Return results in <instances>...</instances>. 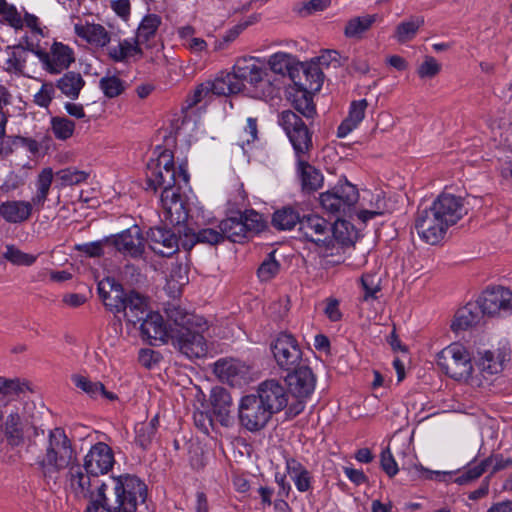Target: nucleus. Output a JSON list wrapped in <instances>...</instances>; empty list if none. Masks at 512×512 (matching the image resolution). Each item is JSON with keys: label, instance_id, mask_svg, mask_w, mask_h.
I'll list each match as a JSON object with an SVG mask.
<instances>
[{"label": "nucleus", "instance_id": "f257e3e1", "mask_svg": "<svg viewBox=\"0 0 512 512\" xmlns=\"http://www.w3.org/2000/svg\"><path fill=\"white\" fill-rule=\"evenodd\" d=\"M147 182L154 190L162 188L160 203L164 221L181 228L191 211L189 197L186 195V190L190 191L186 165L176 167L173 153L169 149L157 147L147 164Z\"/></svg>", "mask_w": 512, "mask_h": 512}, {"label": "nucleus", "instance_id": "f03ea898", "mask_svg": "<svg viewBox=\"0 0 512 512\" xmlns=\"http://www.w3.org/2000/svg\"><path fill=\"white\" fill-rule=\"evenodd\" d=\"M35 464L45 478L56 480L68 469V487L77 497H86L91 486L90 477L82 472L73 444L62 428L49 430L42 451Z\"/></svg>", "mask_w": 512, "mask_h": 512}, {"label": "nucleus", "instance_id": "7ed1b4c3", "mask_svg": "<svg viewBox=\"0 0 512 512\" xmlns=\"http://www.w3.org/2000/svg\"><path fill=\"white\" fill-rule=\"evenodd\" d=\"M465 214L466 209L460 197L442 193L430 207L418 211L415 229L423 242L437 245L444 239L448 229Z\"/></svg>", "mask_w": 512, "mask_h": 512}, {"label": "nucleus", "instance_id": "20e7f679", "mask_svg": "<svg viewBox=\"0 0 512 512\" xmlns=\"http://www.w3.org/2000/svg\"><path fill=\"white\" fill-rule=\"evenodd\" d=\"M278 124L287 135L298 159V173L303 190L316 191L323 186L324 177L320 170L302 160L312 147L311 134L302 119L290 110L282 111Z\"/></svg>", "mask_w": 512, "mask_h": 512}, {"label": "nucleus", "instance_id": "39448f33", "mask_svg": "<svg viewBox=\"0 0 512 512\" xmlns=\"http://www.w3.org/2000/svg\"><path fill=\"white\" fill-rule=\"evenodd\" d=\"M207 329L206 321L196 315L185 314L175 319L171 342L188 359L207 356L209 346L203 333Z\"/></svg>", "mask_w": 512, "mask_h": 512}, {"label": "nucleus", "instance_id": "423d86ee", "mask_svg": "<svg viewBox=\"0 0 512 512\" xmlns=\"http://www.w3.org/2000/svg\"><path fill=\"white\" fill-rule=\"evenodd\" d=\"M437 366L451 379L472 387L474 363L469 349L453 342L436 354Z\"/></svg>", "mask_w": 512, "mask_h": 512}, {"label": "nucleus", "instance_id": "0eeeda50", "mask_svg": "<svg viewBox=\"0 0 512 512\" xmlns=\"http://www.w3.org/2000/svg\"><path fill=\"white\" fill-rule=\"evenodd\" d=\"M359 198L357 188L348 181L338 182L319 196L323 210L337 218L336 223L345 222L343 218H353L355 205Z\"/></svg>", "mask_w": 512, "mask_h": 512}, {"label": "nucleus", "instance_id": "6e6552de", "mask_svg": "<svg viewBox=\"0 0 512 512\" xmlns=\"http://www.w3.org/2000/svg\"><path fill=\"white\" fill-rule=\"evenodd\" d=\"M340 228H347L346 222L335 223L333 228L330 222L322 216L309 214L301 219L299 231L306 240L329 249L334 248L335 242L346 244L351 241L349 237L339 235Z\"/></svg>", "mask_w": 512, "mask_h": 512}, {"label": "nucleus", "instance_id": "1a4fd4ad", "mask_svg": "<svg viewBox=\"0 0 512 512\" xmlns=\"http://www.w3.org/2000/svg\"><path fill=\"white\" fill-rule=\"evenodd\" d=\"M111 484L115 495L114 512H137L138 505L145 502L147 487L137 476H112Z\"/></svg>", "mask_w": 512, "mask_h": 512}, {"label": "nucleus", "instance_id": "9d476101", "mask_svg": "<svg viewBox=\"0 0 512 512\" xmlns=\"http://www.w3.org/2000/svg\"><path fill=\"white\" fill-rule=\"evenodd\" d=\"M506 361L507 355L501 349H484L477 351L474 357L472 388L490 386L494 377L503 371Z\"/></svg>", "mask_w": 512, "mask_h": 512}, {"label": "nucleus", "instance_id": "9b49d317", "mask_svg": "<svg viewBox=\"0 0 512 512\" xmlns=\"http://www.w3.org/2000/svg\"><path fill=\"white\" fill-rule=\"evenodd\" d=\"M273 416L253 393L243 396L238 404L240 424L248 431L255 432L263 429Z\"/></svg>", "mask_w": 512, "mask_h": 512}, {"label": "nucleus", "instance_id": "f8f14e48", "mask_svg": "<svg viewBox=\"0 0 512 512\" xmlns=\"http://www.w3.org/2000/svg\"><path fill=\"white\" fill-rule=\"evenodd\" d=\"M286 382L291 394L297 398V402L289 407V412L298 415L305 407V400L314 392V374L309 367L299 366L287 375Z\"/></svg>", "mask_w": 512, "mask_h": 512}, {"label": "nucleus", "instance_id": "ddd939ff", "mask_svg": "<svg viewBox=\"0 0 512 512\" xmlns=\"http://www.w3.org/2000/svg\"><path fill=\"white\" fill-rule=\"evenodd\" d=\"M145 238L138 225L131 227L117 233L105 237V241L110 243L117 252L124 257L133 259L141 258L145 251Z\"/></svg>", "mask_w": 512, "mask_h": 512}, {"label": "nucleus", "instance_id": "4468645a", "mask_svg": "<svg viewBox=\"0 0 512 512\" xmlns=\"http://www.w3.org/2000/svg\"><path fill=\"white\" fill-rule=\"evenodd\" d=\"M40 63L45 71L50 74H59L68 69L75 61L73 49L58 41H54L48 51H38Z\"/></svg>", "mask_w": 512, "mask_h": 512}, {"label": "nucleus", "instance_id": "2eb2a0df", "mask_svg": "<svg viewBox=\"0 0 512 512\" xmlns=\"http://www.w3.org/2000/svg\"><path fill=\"white\" fill-rule=\"evenodd\" d=\"M483 314L506 316L512 313V292L502 286L483 292L478 300Z\"/></svg>", "mask_w": 512, "mask_h": 512}, {"label": "nucleus", "instance_id": "dca6fc26", "mask_svg": "<svg viewBox=\"0 0 512 512\" xmlns=\"http://www.w3.org/2000/svg\"><path fill=\"white\" fill-rule=\"evenodd\" d=\"M273 356L284 370L298 368L302 359V352L295 338L289 334H280L272 344Z\"/></svg>", "mask_w": 512, "mask_h": 512}, {"label": "nucleus", "instance_id": "f3484780", "mask_svg": "<svg viewBox=\"0 0 512 512\" xmlns=\"http://www.w3.org/2000/svg\"><path fill=\"white\" fill-rule=\"evenodd\" d=\"M115 462L114 453L109 445L97 442L92 445L83 458L86 475L99 476L110 471Z\"/></svg>", "mask_w": 512, "mask_h": 512}, {"label": "nucleus", "instance_id": "a211bd4d", "mask_svg": "<svg viewBox=\"0 0 512 512\" xmlns=\"http://www.w3.org/2000/svg\"><path fill=\"white\" fill-rule=\"evenodd\" d=\"M272 414H277L288 405L289 395L283 383L276 379L261 382L254 393Z\"/></svg>", "mask_w": 512, "mask_h": 512}, {"label": "nucleus", "instance_id": "6ab92c4d", "mask_svg": "<svg viewBox=\"0 0 512 512\" xmlns=\"http://www.w3.org/2000/svg\"><path fill=\"white\" fill-rule=\"evenodd\" d=\"M357 204L354 216L362 223H366L388 211L385 195L381 190H363L359 193Z\"/></svg>", "mask_w": 512, "mask_h": 512}, {"label": "nucleus", "instance_id": "aec40b11", "mask_svg": "<svg viewBox=\"0 0 512 512\" xmlns=\"http://www.w3.org/2000/svg\"><path fill=\"white\" fill-rule=\"evenodd\" d=\"M74 33L82 41L97 49H106V47L115 41L114 34L107 30L102 24L79 21L74 23Z\"/></svg>", "mask_w": 512, "mask_h": 512}, {"label": "nucleus", "instance_id": "412c9836", "mask_svg": "<svg viewBox=\"0 0 512 512\" xmlns=\"http://www.w3.org/2000/svg\"><path fill=\"white\" fill-rule=\"evenodd\" d=\"M30 52L23 44L7 47L5 50L6 59L3 64V69L17 77L31 78L35 72V64H29Z\"/></svg>", "mask_w": 512, "mask_h": 512}, {"label": "nucleus", "instance_id": "4be33fe9", "mask_svg": "<svg viewBox=\"0 0 512 512\" xmlns=\"http://www.w3.org/2000/svg\"><path fill=\"white\" fill-rule=\"evenodd\" d=\"M141 334L150 344L159 345L168 343L172 338L174 325L168 326L158 312H149L141 324Z\"/></svg>", "mask_w": 512, "mask_h": 512}, {"label": "nucleus", "instance_id": "5701e85b", "mask_svg": "<svg viewBox=\"0 0 512 512\" xmlns=\"http://www.w3.org/2000/svg\"><path fill=\"white\" fill-rule=\"evenodd\" d=\"M149 248L156 254L169 257L178 250V238L170 229L164 227L150 228L146 235Z\"/></svg>", "mask_w": 512, "mask_h": 512}, {"label": "nucleus", "instance_id": "b1692460", "mask_svg": "<svg viewBox=\"0 0 512 512\" xmlns=\"http://www.w3.org/2000/svg\"><path fill=\"white\" fill-rule=\"evenodd\" d=\"M98 293L104 305L111 311L119 313L125 309L128 293L114 278L107 277L98 283Z\"/></svg>", "mask_w": 512, "mask_h": 512}, {"label": "nucleus", "instance_id": "393cba45", "mask_svg": "<svg viewBox=\"0 0 512 512\" xmlns=\"http://www.w3.org/2000/svg\"><path fill=\"white\" fill-rule=\"evenodd\" d=\"M106 53L110 60L116 63H131L139 60L142 55V47L134 37L118 40L106 47Z\"/></svg>", "mask_w": 512, "mask_h": 512}, {"label": "nucleus", "instance_id": "a878e982", "mask_svg": "<svg viewBox=\"0 0 512 512\" xmlns=\"http://www.w3.org/2000/svg\"><path fill=\"white\" fill-rule=\"evenodd\" d=\"M214 373L232 386L241 385L248 375V367L236 359H220L214 364Z\"/></svg>", "mask_w": 512, "mask_h": 512}, {"label": "nucleus", "instance_id": "bb28decb", "mask_svg": "<svg viewBox=\"0 0 512 512\" xmlns=\"http://www.w3.org/2000/svg\"><path fill=\"white\" fill-rule=\"evenodd\" d=\"M33 201L6 200L0 204V216L10 224L26 222L32 215Z\"/></svg>", "mask_w": 512, "mask_h": 512}, {"label": "nucleus", "instance_id": "cd10ccee", "mask_svg": "<svg viewBox=\"0 0 512 512\" xmlns=\"http://www.w3.org/2000/svg\"><path fill=\"white\" fill-rule=\"evenodd\" d=\"M368 102L366 99L353 100L348 108L347 116L337 128V137L345 138L359 127L365 118Z\"/></svg>", "mask_w": 512, "mask_h": 512}, {"label": "nucleus", "instance_id": "c85d7f7f", "mask_svg": "<svg viewBox=\"0 0 512 512\" xmlns=\"http://www.w3.org/2000/svg\"><path fill=\"white\" fill-rule=\"evenodd\" d=\"M479 303H468L459 308L451 322V329L455 333L468 330L479 323L482 315Z\"/></svg>", "mask_w": 512, "mask_h": 512}, {"label": "nucleus", "instance_id": "c756f323", "mask_svg": "<svg viewBox=\"0 0 512 512\" xmlns=\"http://www.w3.org/2000/svg\"><path fill=\"white\" fill-rule=\"evenodd\" d=\"M234 69L238 78H240L243 83L246 81L255 86L263 82L266 76L264 63L259 58L244 60L242 63H238Z\"/></svg>", "mask_w": 512, "mask_h": 512}, {"label": "nucleus", "instance_id": "7c9ffc66", "mask_svg": "<svg viewBox=\"0 0 512 512\" xmlns=\"http://www.w3.org/2000/svg\"><path fill=\"white\" fill-rule=\"evenodd\" d=\"M161 23V17L157 14L150 13L142 18L134 37L141 47L143 45L147 48L152 46Z\"/></svg>", "mask_w": 512, "mask_h": 512}, {"label": "nucleus", "instance_id": "2f4dec72", "mask_svg": "<svg viewBox=\"0 0 512 512\" xmlns=\"http://www.w3.org/2000/svg\"><path fill=\"white\" fill-rule=\"evenodd\" d=\"M213 95H229L240 92L243 88V81L238 78L236 71L221 73L214 80L209 81Z\"/></svg>", "mask_w": 512, "mask_h": 512}, {"label": "nucleus", "instance_id": "473e14b6", "mask_svg": "<svg viewBox=\"0 0 512 512\" xmlns=\"http://www.w3.org/2000/svg\"><path fill=\"white\" fill-rule=\"evenodd\" d=\"M122 312L125 313L126 319L133 324L143 321L148 314L147 298L134 291L129 292L125 302V309Z\"/></svg>", "mask_w": 512, "mask_h": 512}, {"label": "nucleus", "instance_id": "72a5a7b5", "mask_svg": "<svg viewBox=\"0 0 512 512\" xmlns=\"http://www.w3.org/2000/svg\"><path fill=\"white\" fill-rule=\"evenodd\" d=\"M71 380L74 385L86 393L91 398H98L99 396L104 397L109 401H113L117 396L105 389L104 385L98 381H91L88 377L81 374H73Z\"/></svg>", "mask_w": 512, "mask_h": 512}, {"label": "nucleus", "instance_id": "f704fd0d", "mask_svg": "<svg viewBox=\"0 0 512 512\" xmlns=\"http://www.w3.org/2000/svg\"><path fill=\"white\" fill-rule=\"evenodd\" d=\"M285 465L287 474L299 492H307L311 489L310 472L299 461L294 458H286Z\"/></svg>", "mask_w": 512, "mask_h": 512}, {"label": "nucleus", "instance_id": "c9c22d12", "mask_svg": "<svg viewBox=\"0 0 512 512\" xmlns=\"http://www.w3.org/2000/svg\"><path fill=\"white\" fill-rule=\"evenodd\" d=\"M54 176V172L50 167L42 169L37 175L35 182L36 193L31 200L38 211L44 207Z\"/></svg>", "mask_w": 512, "mask_h": 512}, {"label": "nucleus", "instance_id": "e433bc0d", "mask_svg": "<svg viewBox=\"0 0 512 512\" xmlns=\"http://www.w3.org/2000/svg\"><path fill=\"white\" fill-rule=\"evenodd\" d=\"M177 36L181 45L191 53L201 54L207 51V42L203 38L196 36V31L192 26L179 27L177 29Z\"/></svg>", "mask_w": 512, "mask_h": 512}, {"label": "nucleus", "instance_id": "4c0bfd02", "mask_svg": "<svg viewBox=\"0 0 512 512\" xmlns=\"http://www.w3.org/2000/svg\"><path fill=\"white\" fill-rule=\"evenodd\" d=\"M85 81L81 74L77 72H67L58 81V89L67 97L75 100L79 97Z\"/></svg>", "mask_w": 512, "mask_h": 512}, {"label": "nucleus", "instance_id": "58836bf2", "mask_svg": "<svg viewBox=\"0 0 512 512\" xmlns=\"http://www.w3.org/2000/svg\"><path fill=\"white\" fill-rule=\"evenodd\" d=\"M210 402L214 413L221 418L222 422L225 421L232 405V398L229 392L223 387H213L211 389Z\"/></svg>", "mask_w": 512, "mask_h": 512}, {"label": "nucleus", "instance_id": "ea45409f", "mask_svg": "<svg viewBox=\"0 0 512 512\" xmlns=\"http://www.w3.org/2000/svg\"><path fill=\"white\" fill-rule=\"evenodd\" d=\"M111 478L112 477L109 478L107 483H102L98 486L96 493L92 496L91 503L87 507L86 512H114L115 501L113 503H109V499L107 497V492L110 489L113 491Z\"/></svg>", "mask_w": 512, "mask_h": 512}, {"label": "nucleus", "instance_id": "a19ab883", "mask_svg": "<svg viewBox=\"0 0 512 512\" xmlns=\"http://www.w3.org/2000/svg\"><path fill=\"white\" fill-rule=\"evenodd\" d=\"M220 231L223 237L231 242L240 243L248 238L246 231L239 217H230L220 223Z\"/></svg>", "mask_w": 512, "mask_h": 512}, {"label": "nucleus", "instance_id": "79ce46f5", "mask_svg": "<svg viewBox=\"0 0 512 512\" xmlns=\"http://www.w3.org/2000/svg\"><path fill=\"white\" fill-rule=\"evenodd\" d=\"M188 283L186 269L179 264L173 265L166 280V291L172 297H176L183 286Z\"/></svg>", "mask_w": 512, "mask_h": 512}, {"label": "nucleus", "instance_id": "37998d69", "mask_svg": "<svg viewBox=\"0 0 512 512\" xmlns=\"http://www.w3.org/2000/svg\"><path fill=\"white\" fill-rule=\"evenodd\" d=\"M381 274L378 271L365 273L360 278L363 289L362 300L365 302L373 301L378 298L377 294L381 290Z\"/></svg>", "mask_w": 512, "mask_h": 512}, {"label": "nucleus", "instance_id": "c03bdc74", "mask_svg": "<svg viewBox=\"0 0 512 512\" xmlns=\"http://www.w3.org/2000/svg\"><path fill=\"white\" fill-rule=\"evenodd\" d=\"M423 24L424 19L422 17H412L403 21L397 25L394 37L399 43L411 41Z\"/></svg>", "mask_w": 512, "mask_h": 512}, {"label": "nucleus", "instance_id": "a18cd8bd", "mask_svg": "<svg viewBox=\"0 0 512 512\" xmlns=\"http://www.w3.org/2000/svg\"><path fill=\"white\" fill-rule=\"evenodd\" d=\"M301 219L296 210L291 207H285L273 214L272 223L279 230H291L296 224L300 225Z\"/></svg>", "mask_w": 512, "mask_h": 512}, {"label": "nucleus", "instance_id": "49530a36", "mask_svg": "<svg viewBox=\"0 0 512 512\" xmlns=\"http://www.w3.org/2000/svg\"><path fill=\"white\" fill-rule=\"evenodd\" d=\"M376 21V15H363L352 18L346 24L344 33L348 38H360Z\"/></svg>", "mask_w": 512, "mask_h": 512}, {"label": "nucleus", "instance_id": "de8ad7c7", "mask_svg": "<svg viewBox=\"0 0 512 512\" xmlns=\"http://www.w3.org/2000/svg\"><path fill=\"white\" fill-rule=\"evenodd\" d=\"M210 87L211 85L208 81L196 86L195 89L187 95L185 109H191L198 104H207L213 97Z\"/></svg>", "mask_w": 512, "mask_h": 512}, {"label": "nucleus", "instance_id": "09e8293b", "mask_svg": "<svg viewBox=\"0 0 512 512\" xmlns=\"http://www.w3.org/2000/svg\"><path fill=\"white\" fill-rule=\"evenodd\" d=\"M3 257L13 265L16 266H32L36 260L37 255L26 253L14 245H7Z\"/></svg>", "mask_w": 512, "mask_h": 512}, {"label": "nucleus", "instance_id": "8fccbe9b", "mask_svg": "<svg viewBox=\"0 0 512 512\" xmlns=\"http://www.w3.org/2000/svg\"><path fill=\"white\" fill-rule=\"evenodd\" d=\"M244 226L246 234L251 237L259 233L265 228V221L263 216L254 210H247L239 216Z\"/></svg>", "mask_w": 512, "mask_h": 512}, {"label": "nucleus", "instance_id": "3c124183", "mask_svg": "<svg viewBox=\"0 0 512 512\" xmlns=\"http://www.w3.org/2000/svg\"><path fill=\"white\" fill-rule=\"evenodd\" d=\"M87 174L84 171L66 168L59 170L55 174L56 183L59 187H66L77 185L84 182L87 179Z\"/></svg>", "mask_w": 512, "mask_h": 512}, {"label": "nucleus", "instance_id": "603ef678", "mask_svg": "<svg viewBox=\"0 0 512 512\" xmlns=\"http://www.w3.org/2000/svg\"><path fill=\"white\" fill-rule=\"evenodd\" d=\"M267 64L274 73L285 75L292 67L293 57L286 52H276L268 58Z\"/></svg>", "mask_w": 512, "mask_h": 512}, {"label": "nucleus", "instance_id": "864d4df0", "mask_svg": "<svg viewBox=\"0 0 512 512\" xmlns=\"http://www.w3.org/2000/svg\"><path fill=\"white\" fill-rule=\"evenodd\" d=\"M26 385L19 378H6L0 376V395L7 400L18 396L25 389Z\"/></svg>", "mask_w": 512, "mask_h": 512}, {"label": "nucleus", "instance_id": "5fc2aeb1", "mask_svg": "<svg viewBox=\"0 0 512 512\" xmlns=\"http://www.w3.org/2000/svg\"><path fill=\"white\" fill-rule=\"evenodd\" d=\"M51 129L57 139L66 140L73 135L75 123L65 117H53L51 119Z\"/></svg>", "mask_w": 512, "mask_h": 512}, {"label": "nucleus", "instance_id": "6e6d98bb", "mask_svg": "<svg viewBox=\"0 0 512 512\" xmlns=\"http://www.w3.org/2000/svg\"><path fill=\"white\" fill-rule=\"evenodd\" d=\"M304 76L309 83L304 87L306 92H317L323 84V73L316 64L307 65L304 68Z\"/></svg>", "mask_w": 512, "mask_h": 512}, {"label": "nucleus", "instance_id": "4d7b16f0", "mask_svg": "<svg viewBox=\"0 0 512 512\" xmlns=\"http://www.w3.org/2000/svg\"><path fill=\"white\" fill-rule=\"evenodd\" d=\"M100 88L108 98L119 96L124 91V82L117 76H105L100 80Z\"/></svg>", "mask_w": 512, "mask_h": 512}, {"label": "nucleus", "instance_id": "13d9d810", "mask_svg": "<svg viewBox=\"0 0 512 512\" xmlns=\"http://www.w3.org/2000/svg\"><path fill=\"white\" fill-rule=\"evenodd\" d=\"M280 271V263L275 259L274 254L271 253L261 263L258 268V277L261 281L267 282L273 279Z\"/></svg>", "mask_w": 512, "mask_h": 512}, {"label": "nucleus", "instance_id": "bf43d9fd", "mask_svg": "<svg viewBox=\"0 0 512 512\" xmlns=\"http://www.w3.org/2000/svg\"><path fill=\"white\" fill-rule=\"evenodd\" d=\"M49 32L43 31H27L20 40L19 44H23V46L31 51L36 57L38 56V51H42L43 49L40 47V42L43 38L47 37Z\"/></svg>", "mask_w": 512, "mask_h": 512}, {"label": "nucleus", "instance_id": "052dcab7", "mask_svg": "<svg viewBox=\"0 0 512 512\" xmlns=\"http://www.w3.org/2000/svg\"><path fill=\"white\" fill-rule=\"evenodd\" d=\"M413 475L417 479L436 480V481H440V482H446L452 478L451 472L433 471V470L423 467L422 465L414 466Z\"/></svg>", "mask_w": 512, "mask_h": 512}, {"label": "nucleus", "instance_id": "680f3d73", "mask_svg": "<svg viewBox=\"0 0 512 512\" xmlns=\"http://www.w3.org/2000/svg\"><path fill=\"white\" fill-rule=\"evenodd\" d=\"M486 470L487 466L484 460L480 463H470L467 469L455 481L461 485L466 484L479 478Z\"/></svg>", "mask_w": 512, "mask_h": 512}, {"label": "nucleus", "instance_id": "e2e57ef3", "mask_svg": "<svg viewBox=\"0 0 512 512\" xmlns=\"http://www.w3.org/2000/svg\"><path fill=\"white\" fill-rule=\"evenodd\" d=\"M155 426L152 422L150 423H140L136 426V441L137 443L146 448L155 435Z\"/></svg>", "mask_w": 512, "mask_h": 512}, {"label": "nucleus", "instance_id": "0e129e2a", "mask_svg": "<svg viewBox=\"0 0 512 512\" xmlns=\"http://www.w3.org/2000/svg\"><path fill=\"white\" fill-rule=\"evenodd\" d=\"M441 70V65L431 56L425 57L422 64L418 67L417 73L420 78H433Z\"/></svg>", "mask_w": 512, "mask_h": 512}, {"label": "nucleus", "instance_id": "69168bd1", "mask_svg": "<svg viewBox=\"0 0 512 512\" xmlns=\"http://www.w3.org/2000/svg\"><path fill=\"white\" fill-rule=\"evenodd\" d=\"M196 129V121L185 115L182 118L181 123L175 128L176 137L190 141L193 138V133L196 131Z\"/></svg>", "mask_w": 512, "mask_h": 512}, {"label": "nucleus", "instance_id": "338daca9", "mask_svg": "<svg viewBox=\"0 0 512 512\" xmlns=\"http://www.w3.org/2000/svg\"><path fill=\"white\" fill-rule=\"evenodd\" d=\"M189 231L194 236L196 242L217 244L224 238L222 231L218 232L211 228H205L198 232H194L191 229H189Z\"/></svg>", "mask_w": 512, "mask_h": 512}, {"label": "nucleus", "instance_id": "774afa93", "mask_svg": "<svg viewBox=\"0 0 512 512\" xmlns=\"http://www.w3.org/2000/svg\"><path fill=\"white\" fill-rule=\"evenodd\" d=\"M55 95V87L52 83H44L34 95V102L40 107H48Z\"/></svg>", "mask_w": 512, "mask_h": 512}]
</instances>
